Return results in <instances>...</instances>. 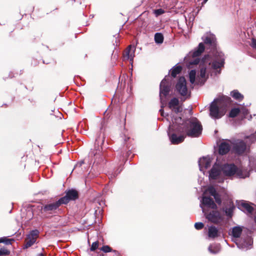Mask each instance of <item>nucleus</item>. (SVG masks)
<instances>
[{
  "instance_id": "1a4fd4ad",
  "label": "nucleus",
  "mask_w": 256,
  "mask_h": 256,
  "mask_svg": "<svg viewBox=\"0 0 256 256\" xmlns=\"http://www.w3.org/2000/svg\"><path fill=\"white\" fill-rule=\"evenodd\" d=\"M208 220L214 224H218L223 220V216L221 213L218 211L213 210L208 213L206 216Z\"/></svg>"
},
{
  "instance_id": "4468645a",
  "label": "nucleus",
  "mask_w": 256,
  "mask_h": 256,
  "mask_svg": "<svg viewBox=\"0 0 256 256\" xmlns=\"http://www.w3.org/2000/svg\"><path fill=\"white\" fill-rule=\"evenodd\" d=\"M222 170L226 176H234L238 170V168L234 164H224L222 168Z\"/></svg>"
},
{
  "instance_id": "ea45409f",
  "label": "nucleus",
  "mask_w": 256,
  "mask_h": 256,
  "mask_svg": "<svg viewBox=\"0 0 256 256\" xmlns=\"http://www.w3.org/2000/svg\"><path fill=\"white\" fill-rule=\"evenodd\" d=\"M172 110L174 111V112L176 114L180 112H182V106H178V105L177 106L174 107V108H172Z\"/></svg>"
},
{
  "instance_id": "f3484780",
  "label": "nucleus",
  "mask_w": 256,
  "mask_h": 256,
  "mask_svg": "<svg viewBox=\"0 0 256 256\" xmlns=\"http://www.w3.org/2000/svg\"><path fill=\"white\" fill-rule=\"evenodd\" d=\"M227 206L223 208V210L225 212L226 215L232 218L233 216L234 210L235 209V206L232 200H230L227 202Z\"/></svg>"
},
{
  "instance_id": "e433bc0d",
  "label": "nucleus",
  "mask_w": 256,
  "mask_h": 256,
  "mask_svg": "<svg viewBox=\"0 0 256 256\" xmlns=\"http://www.w3.org/2000/svg\"><path fill=\"white\" fill-rule=\"evenodd\" d=\"M10 251L4 248L0 249V256H8L10 254Z\"/></svg>"
},
{
  "instance_id": "58836bf2",
  "label": "nucleus",
  "mask_w": 256,
  "mask_h": 256,
  "mask_svg": "<svg viewBox=\"0 0 256 256\" xmlns=\"http://www.w3.org/2000/svg\"><path fill=\"white\" fill-rule=\"evenodd\" d=\"M214 198L215 199L216 202L219 205L221 204H222V199L220 198V196L218 193L216 196H214Z\"/></svg>"
},
{
  "instance_id": "a878e982",
  "label": "nucleus",
  "mask_w": 256,
  "mask_h": 256,
  "mask_svg": "<svg viewBox=\"0 0 256 256\" xmlns=\"http://www.w3.org/2000/svg\"><path fill=\"white\" fill-rule=\"evenodd\" d=\"M240 112V109L239 108H232L228 114L230 118H234L236 117Z\"/></svg>"
},
{
  "instance_id": "bb28decb",
  "label": "nucleus",
  "mask_w": 256,
  "mask_h": 256,
  "mask_svg": "<svg viewBox=\"0 0 256 256\" xmlns=\"http://www.w3.org/2000/svg\"><path fill=\"white\" fill-rule=\"evenodd\" d=\"M154 40L157 44H162L164 41V36L161 33L157 32L154 35Z\"/></svg>"
},
{
  "instance_id": "9b49d317",
  "label": "nucleus",
  "mask_w": 256,
  "mask_h": 256,
  "mask_svg": "<svg viewBox=\"0 0 256 256\" xmlns=\"http://www.w3.org/2000/svg\"><path fill=\"white\" fill-rule=\"evenodd\" d=\"M176 88L180 95L185 96L187 94L188 88L186 86V80L184 77L181 76L178 78L176 86Z\"/></svg>"
},
{
  "instance_id": "4c0bfd02",
  "label": "nucleus",
  "mask_w": 256,
  "mask_h": 256,
  "mask_svg": "<svg viewBox=\"0 0 256 256\" xmlns=\"http://www.w3.org/2000/svg\"><path fill=\"white\" fill-rule=\"evenodd\" d=\"M204 227V224L202 222H196L194 224V228L198 230H202Z\"/></svg>"
},
{
  "instance_id": "a18cd8bd",
  "label": "nucleus",
  "mask_w": 256,
  "mask_h": 256,
  "mask_svg": "<svg viewBox=\"0 0 256 256\" xmlns=\"http://www.w3.org/2000/svg\"><path fill=\"white\" fill-rule=\"evenodd\" d=\"M50 116L52 117V119H54L56 118V116L54 114H50Z\"/></svg>"
},
{
  "instance_id": "c9c22d12",
  "label": "nucleus",
  "mask_w": 256,
  "mask_h": 256,
  "mask_svg": "<svg viewBox=\"0 0 256 256\" xmlns=\"http://www.w3.org/2000/svg\"><path fill=\"white\" fill-rule=\"evenodd\" d=\"M100 250L104 252H108L112 250V248L108 246H104L100 248Z\"/></svg>"
},
{
  "instance_id": "7c9ffc66",
  "label": "nucleus",
  "mask_w": 256,
  "mask_h": 256,
  "mask_svg": "<svg viewBox=\"0 0 256 256\" xmlns=\"http://www.w3.org/2000/svg\"><path fill=\"white\" fill-rule=\"evenodd\" d=\"M196 72L195 70H191L189 73L190 81L192 84H194L196 80Z\"/></svg>"
},
{
  "instance_id": "412c9836",
  "label": "nucleus",
  "mask_w": 256,
  "mask_h": 256,
  "mask_svg": "<svg viewBox=\"0 0 256 256\" xmlns=\"http://www.w3.org/2000/svg\"><path fill=\"white\" fill-rule=\"evenodd\" d=\"M220 172L219 169L213 167L210 172V177L213 180H216L220 175Z\"/></svg>"
},
{
  "instance_id": "b1692460",
  "label": "nucleus",
  "mask_w": 256,
  "mask_h": 256,
  "mask_svg": "<svg viewBox=\"0 0 256 256\" xmlns=\"http://www.w3.org/2000/svg\"><path fill=\"white\" fill-rule=\"evenodd\" d=\"M238 206L242 207L250 214L252 213L254 210L253 207L250 206L248 204L245 202H242Z\"/></svg>"
},
{
  "instance_id": "2eb2a0df",
  "label": "nucleus",
  "mask_w": 256,
  "mask_h": 256,
  "mask_svg": "<svg viewBox=\"0 0 256 256\" xmlns=\"http://www.w3.org/2000/svg\"><path fill=\"white\" fill-rule=\"evenodd\" d=\"M204 44L208 46V48L210 49V52L214 53L216 50V42L215 38L213 36H206L204 40Z\"/></svg>"
},
{
  "instance_id": "72a5a7b5",
  "label": "nucleus",
  "mask_w": 256,
  "mask_h": 256,
  "mask_svg": "<svg viewBox=\"0 0 256 256\" xmlns=\"http://www.w3.org/2000/svg\"><path fill=\"white\" fill-rule=\"evenodd\" d=\"M208 250L212 254H216L219 252V249L216 246H210L208 247Z\"/></svg>"
},
{
  "instance_id": "c85d7f7f",
  "label": "nucleus",
  "mask_w": 256,
  "mask_h": 256,
  "mask_svg": "<svg viewBox=\"0 0 256 256\" xmlns=\"http://www.w3.org/2000/svg\"><path fill=\"white\" fill-rule=\"evenodd\" d=\"M224 63V62H219L217 61H214L212 64V68L214 70L220 68L221 67L223 66Z\"/></svg>"
},
{
  "instance_id": "473e14b6",
  "label": "nucleus",
  "mask_w": 256,
  "mask_h": 256,
  "mask_svg": "<svg viewBox=\"0 0 256 256\" xmlns=\"http://www.w3.org/2000/svg\"><path fill=\"white\" fill-rule=\"evenodd\" d=\"M99 246V242L96 241L95 242H94L90 248V251L94 252L95 251L96 249L98 248Z\"/></svg>"
},
{
  "instance_id": "39448f33",
  "label": "nucleus",
  "mask_w": 256,
  "mask_h": 256,
  "mask_svg": "<svg viewBox=\"0 0 256 256\" xmlns=\"http://www.w3.org/2000/svg\"><path fill=\"white\" fill-rule=\"evenodd\" d=\"M178 125L172 129V133L169 132L168 136L170 142L173 144H178L183 142L186 136L184 132H177Z\"/></svg>"
},
{
  "instance_id": "ddd939ff",
  "label": "nucleus",
  "mask_w": 256,
  "mask_h": 256,
  "mask_svg": "<svg viewBox=\"0 0 256 256\" xmlns=\"http://www.w3.org/2000/svg\"><path fill=\"white\" fill-rule=\"evenodd\" d=\"M170 84L166 78L162 80L160 86V99H162V95L166 97L168 94L170 90Z\"/></svg>"
},
{
  "instance_id": "49530a36",
  "label": "nucleus",
  "mask_w": 256,
  "mask_h": 256,
  "mask_svg": "<svg viewBox=\"0 0 256 256\" xmlns=\"http://www.w3.org/2000/svg\"><path fill=\"white\" fill-rule=\"evenodd\" d=\"M208 0H204L202 2V5L203 6L204 4H205Z\"/></svg>"
},
{
  "instance_id": "20e7f679",
  "label": "nucleus",
  "mask_w": 256,
  "mask_h": 256,
  "mask_svg": "<svg viewBox=\"0 0 256 256\" xmlns=\"http://www.w3.org/2000/svg\"><path fill=\"white\" fill-rule=\"evenodd\" d=\"M226 106H224L220 102L218 106L216 103L212 102L210 108V115L214 118H219L223 116L226 112Z\"/></svg>"
},
{
  "instance_id": "2f4dec72",
  "label": "nucleus",
  "mask_w": 256,
  "mask_h": 256,
  "mask_svg": "<svg viewBox=\"0 0 256 256\" xmlns=\"http://www.w3.org/2000/svg\"><path fill=\"white\" fill-rule=\"evenodd\" d=\"M130 48L131 46H129L126 50L124 54V58L127 59H129L132 58V54H130Z\"/></svg>"
},
{
  "instance_id": "aec40b11",
  "label": "nucleus",
  "mask_w": 256,
  "mask_h": 256,
  "mask_svg": "<svg viewBox=\"0 0 256 256\" xmlns=\"http://www.w3.org/2000/svg\"><path fill=\"white\" fill-rule=\"evenodd\" d=\"M242 231V230L240 226H234L232 229V234L234 238H238L241 236Z\"/></svg>"
},
{
  "instance_id": "cd10ccee",
  "label": "nucleus",
  "mask_w": 256,
  "mask_h": 256,
  "mask_svg": "<svg viewBox=\"0 0 256 256\" xmlns=\"http://www.w3.org/2000/svg\"><path fill=\"white\" fill-rule=\"evenodd\" d=\"M14 240L13 238H8L7 237H2L0 238V243L3 242L6 245L12 244Z\"/></svg>"
},
{
  "instance_id": "423d86ee",
  "label": "nucleus",
  "mask_w": 256,
  "mask_h": 256,
  "mask_svg": "<svg viewBox=\"0 0 256 256\" xmlns=\"http://www.w3.org/2000/svg\"><path fill=\"white\" fill-rule=\"evenodd\" d=\"M63 204L59 199L58 200L51 203H48L42 207V211L46 214H54L56 213L60 205Z\"/></svg>"
},
{
  "instance_id": "37998d69",
  "label": "nucleus",
  "mask_w": 256,
  "mask_h": 256,
  "mask_svg": "<svg viewBox=\"0 0 256 256\" xmlns=\"http://www.w3.org/2000/svg\"><path fill=\"white\" fill-rule=\"evenodd\" d=\"M57 10H58V8H56L55 10L50 11V13L52 14L54 16L57 15V14H58Z\"/></svg>"
},
{
  "instance_id": "a19ab883",
  "label": "nucleus",
  "mask_w": 256,
  "mask_h": 256,
  "mask_svg": "<svg viewBox=\"0 0 256 256\" xmlns=\"http://www.w3.org/2000/svg\"><path fill=\"white\" fill-rule=\"evenodd\" d=\"M164 13V10L162 8L156 10H154V14L156 16H160Z\"/></svg>"
},
{
  "instance_id": "f8f14e48",
  "label": "nucleus",
  "mask_w": 256,
  "mask_h": 256,
  "mask_svg": "<svg viewBox=\"0 0 256 256\" xmlns=\"http://www.w3.org/2000/svg\"><path fill=\"white\" fill-rule=\"evenodd\" d=\"M246 148V144L243 140H238L233 144L232 152L237 155H242L245 152Z\"/></svg>"
},
{
  "instance_id": "9d476101",
  "label": "nucleus",
  "mask_w": 256,
  "mask_h": 256,
  "mask_svg": "<svg viewBox=\"0 0 256 256\" xmlns=\"http://www.w3.org/2000/svg\"><path fill=\"white\" fill-rule=\"evenodd\" d=\"M211 64L210 56L209 54L205 55L201 60L200 67V77L204 78H206L207 65L210 66Z\"/></svg>"
},
{
  "instance_id": "09e8293b",
  "label": "nucleus",
  "mask_w": 256,
  "mask_h": 256,
  "mask_svg": "<svg viewBox=\"0 0 256 256\" xmlns=\"http://www.w3.org/2000/svg\"><path fill=\"white\" fill-rule=\"evenodd\" d=\"M106 112H107V111L106 110V111L105 112H104V114H106Z\"/></svg>"
},
{
  "instance_id": "f704fd0d",
  "label": "nucleus",
  "mask_w": 256,
  "mask_h": 256,
  "mask_svg": "<svg viewBox=\"0 0 256 256\" xmlns=\"http://www.w3.org/2000/svg\"><path fill=\"white\" fill-rule=\"evenodd\" d=\"M208 190L209 194L212 196H216V195L218 194L215 188L213 186L208 188Z\"/></svg>"
},
{
  "instance_id": "6ab92c4d",
  "label": "nucleus",
  "mask_w": 256,
  "mask_h": 256,
  "mask_svg": "<svg viewBox=\"0 0 256 256\" xmlns=\"http://www.w3.org/2000/svg\"><path fill=\"white\" fill-rule=\"evenodd\" d=\"M208 234L210 238L214 239L220 236V232L215 226H212L208 228Z\"/></svg>"
},
{
  "instance_id": "6e6552de",
  "label": "nucleus",
  "mask_w": 256,
  "mask_h": 256,
  "mask_svg": "<svg viewBox=\"0 0 256 256\" xmlns=\"http://www.w3.org/2000/svg\"><path fill=\"white\" fill-rule=\"evenodd\" d=\"M39 231L37 230H32L30 233L27 235L25 239V244L24 248H28L32 246L36 242L39 236Z\"/></svg>"
},
{
  "instance_id": "79ce46f5",
  "label": "nucleus",
  "mask_w": 256,
  "mask_h": 256,
  "mask_svg": "<svg viewBox=\"0 0 256 256\" xmlns=\"http://www.w3.org/2000/svg\"><path fill=\"white\" fill-rule=\"evenodd\" d=\"M250 46L254 49H256V39L252 38V44Z\"/></svg>"
},
{
  "instance_id": "dca6fc26",
  "label": "nucleus",
  "mask_w": 256,
  "mask_h": 256,
  "mask_svg": "<svg viewBox=\"0 0 256 256\" xmlns=\"http://www.w3.org/2000/svg\"><path fill=\"white\" fill-rule=\"evenodd\" d=\"M202 202L203 204L212 209L216 210L218 208V206L213 199L210 196H203Z\"/></svg>"
},
{
  "instance_id": "de8ad7c7",
  "label": "nucleus",
  "mask_w": 256,
  "mask_h": 256,
  "mask_svg": "<svg viewBox=\"0 0 256 256\" xmlns=\"http://www.w3.org/2000/svg\"><path fill=\"white\" fill-rule=\"evenodd\" d=\"M39 256H46L44 254L41 253L39 254Z\"/></svg>"
},
{
  "instance_id": "f03ea898",
  "label": "nucleus",
  "mask_w": 256,
  "mask_h": 256,
  "mask_svg": "<svg viewBox=\"0 0 256 256\" xmlns=\"http://www.w3.org/2000/svg\"><path fill=\"white\" fill-rule=\"evenodd\" d=\"M105 136L104 133H100L96 138L94 148L90 152L91 156H101L104 150L103 145L104 142Z\"/></svg>"
},
{
  "instance_id": "7ed1b4c3",
  "label": "nucleus",
  "mask_w": 256,
  "mask_h": 256,
  "mask_svg": "<svg viewBox=\"0 0 256 256\" xmlns=\"http://www.w3.org/2000/svg\"><path fill=\"white\" fill-rule=\"evenodd\" d=\"M205 46L202 42L199 44L198 47L194 51L189 53L188 57L194 60H190L188 64L190 65H196L200 62V59L198 57L204 52Z\"/></svg>"
},
{
  "instance_id": "f257e3e1",
  "label": "nucleus",
  "mask_w": 256,
  "mask_h": 256,
  "mask_svg": "<svg viewBox=\"0 0 256 256\" xmlns=\"http://www.w3.org/2000/svg\"><path fill=\"white\" fill-rule=\"evenodd\" d=\"M202 130L200 122L196 118L188 119L182 124H178L177 132H184L186 136L198 137Z\"/></svg>"
},
{
  "instance_id": "4be33fe9",
  "label": "nucleus",
  "mask_w": 256,
  "mask_h": 256,
  "mask_svg": "<svg viewBox=\"0 0 256 256\" xmlns=\"http://www.w3.org/2000/svg\"><path fill=\"white\" fill-rule=\"evenodd\" d=\"M182 68L181 66H176L172 68L171 70V76L173 78H176V76L180 74L182 70Z\"/></svg>"
},
{
  "instance_id": "a211bd4d",
  "label": "nucleus",
  "mask_w": 256,
  "mask_h": 256,
  "mask_svg": "<svg viewBox=\"0 0 256 256\" xmlns=\"http://www.w3.org/2000/svg\"><path fill=\"white\" fill-rule=\"evenodd\" d=\"M230 149L229 143L223 142L220 143L218 147V152L220 155H224L228 152Z\"/></svg>"
},
{
  "instance_id": "c03bdc74",
  "label": "nucleus",
  "mask_w": 256,
  "mask_h": 256,
  "mask_svg": "<svg viewBox=\"0 0 256 256\" xmlns=\"http://www.w3.org/2000/svg\"><path fill=\"white\" fill-rule=\"evenodd\" d=\"M160 114L162 116H164V110L162 108L160 110Z\"/></svg>"
},
{
  "instance_id": "393cba45",
  "label": "nucleus",
  "mask_w": 256,
  "mask_h": 256,
  "mask_svg": "<svg viewBox=\"0 0 256 256\" xmlns=\"http://www.w3.org/2000/svg\"><path fill=\"white\" fill-rule=\"evenodd\" d=\"M179 104V100L176 98H172L168 103V107L172 109L174 108V107L177 106Z\"/></svg>"
},
{
  "instance_id": "0eeeda50",
  "label": "nucleus",
  "mask_w": 256,
  "mask_h": 256,
  "mask_svg": "<svg viewBox=\"0 0 256 256\" xmlns=\"http://www.w3.org/2000/svg\"><path fill=\"white\" fill-rule=\"evenodd\" d=\"M66 196L60 198L62 204H66L71 200H75L78 198V192L75 189H70L65 192Z\"/></svg>"
},
{
  "instance_id": "c756f323",
  "label": "nucleus",
  "mask_w": 256,
  "mask_h": 256,
  "mask_svg": "<svg viewBox=\"0 0 256 256\" xmlns=\"http://www.w3.org/2000/svg\"><path fill=\"white\" fill-rule=\"evenodd\" d=\"M200 165L207 168L210 166V162L209 159H208L206 158H203L202 160H200Z\"/></svg>"
},
{
  "instance_id": "5701e85b",
  "label": "nucleus",
  "mask_w": 256,
  "mask_h": 256,
  "mask_svg": "<svg viewBox=\"0 0 256 256\" xmlns=\"http://www.w3.org/2000/svg\"><path fill=\"white\" fill-rule=\"evenodd\" d=\"M231 96L234 99L240 101L243 100L244 96L238 90H234L231 92Z\"/></svg>"
}]
</instances>
